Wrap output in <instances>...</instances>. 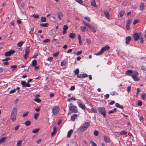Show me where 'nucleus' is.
Listing matches in <instances>:
<instances>
[{
	"label": "nucleus",
	"instance_id": "obj_45",
	"mask_svg": "<svg viewBox=\"0 0 146 146\" xmlns=\"http://www.w3.org/2000/svg\"><path fill=\"white\" fill-rule=\"evenodd\" d=\"M137 104L139 106H140L142 105V102L141 101L139 100L137 102Z\"/></svg>",
	"mask_w": 146,
	"mask_h": 146
},
{
	"label": "nucleus",
	"instance_id": "obj_44",
	"mask_svg": "<svg viewBox=\"0 0 146 146\" xmlns=\"http://www.w3.org/2000/svg\"><path fill=\"white\" fill-rule=\"evenodd\" d=\"M66 64V62L64 60H62L61 62V66H64Z\"/></svg>",
	"mask_w": 146,
	"mask_h": 146
},
{
	"label": "nucleus",
	"instance_id": "obj_27",
	"mask_svg": "<svg viewBox=\"0 0 146 146\" xmlns=\"http://www.w3.org/2000/svg\"><path fill=\"white\" fill-rule=\"evenodd\" d=\"M31 121H25L24 123L27 126H29L31 124Z\"/></svg>",
	"mask_w": 146,
	"mask_h": 146
},
{
	"label": "nucleus",
	"instance_id": "obj_35",
	"mask_svg": "<svg viewBox=\"0 0 146 146\" xmlns=\"http://www.w3.org/2000/svg\"><path fill=\"white\" fill-rule=\"evenodd\" d=\"M24 43V42L23 41H21L17 43V46L19 47L21 46Z\"/></svg>",
	"mask_w": 146,
	"mask_h": 146
},
{
	"label": "nucleus",
	"instance_id": "obj_47",
	"mask_svg": "<svg viewBox=\"0 0 146 146\" xmlns=\"http://www.w3.org/2000/svg\"><path fill=\"white\" fill-rule=\"evenodd\" d=\"M22 141L21 140H20L18 142L17 144V146H20L21 145V143H22Z\"/></svg>",
	"mask_w": 146,
	"mask_h": 146
},
{
	"label": "nucleus",
	"instance_id": "obj_63",
	"mask_svg": "<svg viewBox=\"0 0 146 146\" xmlns=\"http://www.w3.org/2000/svg\"><path fill=\"white\" fill-rule=\"evenodd\" d=\"M75 89V86H72L70 88V90L72 91L74 90Z\"/></svg>",
	"mask_w": 146,
	"mask_h": 146
},
{
	"label": "nucleus",
	"instance_id": "obj_33",
	"mask_svg": "<svg viewBox=\"0 0 146 146\" xmlns=\"http://www.w3.org/2000/svg\"><path fill=\"white\" fill-rule=\"evenodd\" d=\"M39 130V129H36L33 130L32 131V132L33 133H37L38 132Z\"/></svg>",
	"mask_w": 146,
	"mask_h": 146
},
{
	"label": "nucleus",
	"instance_id": "obj_25",
	"mask_svg": "<svg viewBox=\"0 0 146 146\" xmlns=\"http://www.w3.org/2000/svg\"><path fill=\"white\" fill-rule=\"evenodd\" d=\"M40 25L41 27H47L48 25L49 24L48 23H41L40 24Z\"/></svg>",
	"mask_w": 146,
	"mask_h": 146
},
{
	"label": "nucleus",
	"instance_id": "obj_41",
	"mask_svg": "<svg viewBox=\"0 0 146 146\" xmlns=\"http://www.w3.org/2000/svg\"><path fill=\"white\" fill-rule=\"evenodd\" d=\"M90 143H91L92 146H97V145L92 140H91Z\"/></svg>",
	"mask_w": 146,
	"mask_h": 146
},
{
	"label": "nucleus",
	"instance_id": "obj_4",
	"mask_svg": "<svg viewBox=\"0 0 146 146\" xmlns=\"http://www.w3.org/2000/svg\"><path fill=\"white\" fill-rule=\"evenodd\" d=\"M60 110L59 107L58 106H53L52 108V113L53 114L56 115L59 113Z\"/></svg>",
	"mask_w": 146,
	"mask_h": 146
},
{
	"label": "nucleus",
	"instance_id": "obj_39",
	"mask_svg": "<svg viewBox=\"0 0 146 146\" xmlns=\"http://www.w3.org/2000/svg\"><path fill=\"white\" fill-rule=\"evenodd\" d=\"M59 53V52H56V53H54L53 54V56L54 57H56L58 56Z\"/></svg>",
	"mask_w": 146,
	"mask_h": 146
},
{
	"label": "nucleus",
	"instance_id": "obj_52",
	"mask_svg": "<svg viewBox=\"0 0 146 146\" xmlns=\"http://www.w3.org/2000/svg\"><path fill=\"white\" fill-rule=\"evenodd\" d=\"M139 20H138V19L135 20L133 22V24L134 25H135L136 24L138 23L139 22Z\"/></svg>",
	"mask_w": 146,
	"mask_h": 146
},
{
	"label": "nucleus",
	"instance_id": "obj_59",
	"mask_svg": "<svg viewBox=\"0 0 146 146\" xmlns=\"http://www.w3.org/2000/svg\"><path fill=\"white\" fill-rule=\"evenodd\" d=\"M141 69L143 70L146 71V68L145 66H143L141 67Z\"/></svg>",
	"mask_w": 146,
	"mask_h": 146
},
{
	"label": "nucleus",
	"instance_id": "obj_3",
	"mask_svg": "<svg viewBox=\"0 0 146 146\" xmlns=\"http://www.w3.org/2000/svg\"><path fill=\"white\" fill-rule=\"evenodd\" d=\"M142 35L141 32L134 33L133 35V38L135 41H137Z\"/></svg>",
	"mask_w": 146,
	"mask_h": 146
},
{
	"label": "nucleus",
	"instance_id": "obj_29",
	"mask_svg": "<svg viewBox=\"0 0 146 146\" xmlns=\"http://www.w3.org/2000/svg\"><path fill=\"white\" fill-rule=\"evenodd\" d=\"M17 109L16 108H13V109L12 110L11 113L17 114Z\"/></svg>",
	"mask_w": 146,
	"mask_h": 146
},
{
	"label": "nucleus",
	"instance_id": "obj_49",
	"mask_svg": "<svg viewBox=\"0 0 146 146\" xmlns=\"http://www.w3.org/2000/svg\"><path fill=\"white\" fill-rule=\"evenodd\" d=\"M98 133H99V132H98V131H97V130H95L94 132V134L95 135V136H98Z\"/></svg>",
	"mask_w": 146,
	"mask_h": 146
},
{
	"label": "nucleus",
	"instance_id": "obj_24",
	"mask_svg": "<svg viewBox=\"0 0 146 146\" xmlns=\"http://www.w3.org/2000/svg\"><path fill=\"white\" fill-rule=\"evenodd\" d=\"M74 72L75 75H79V70L78 68L76 69L75 70H74Z\"/></svg>",
	"mask_w": 146,
	"mask_h": 146
},
{
	"label": "nucleus",
	"instance_id": "obj_11",
	"mask_svg": "<svg viewBox=\"0 0 146 146\" xmlns=\"http://www.w3.org/2000/svg\"><path fill=\"white\" fill-rule=\"evenodd\" d=\"M16 115L17 114L11 113V118L13 121H15L16 120Z\"/></svg>",
	"mask_w": 146,
	"mask_h": 146
},
{
	"label": "nucleus",
	"instance_id": "obj_6",
	"mask_svg": "<svg viewBox=\"0 0 146 146\" xmlns=\"http://www.w3.org/2000/svg\"><path fill=\"white\" fill-rule=\"evenodd\" d=\"M138 75V72L136 71L133 72L132 77L134 80L135 81H137L139 80V79L137 78Z\"/></svg>",
	"mask_w": 146,
	"mask_h": 146
},
{
	"label": "nucleus",
	"instance_id": "obj_50",
	"mask_svg": "<svg viewBox=\"0 0 146 146\" xmlns=\"http://www.w3.org/2000/svg\"><path fill=\"white\" fill-rule=\"evenodd\" d=\"M50 41V40L48 39H47L44 40L43 41V42L44 43H47L48 42Z\"/></svg>",
	"mask_w": 146,
	"mask_h": 146
},
{
	"label": "nucleus",
	"instance_id": "obj_26",
	"mask_svg": "<svg viewBox=\"0 0 146 146\" xmlns=\"http://www.w3.org/2000/svg\"><path fill=\"white\" fill-rule=\"evenodd\" d=\"M91 4L94 7L96 6V5L95 0H93V1L91 2Z\"/></svg>",
	"mask_w": 146,
	"mask_h": 146
},
{
	"label": "nucleus",
	"instance_id": "obj_43",
	"mask_svg": "<svg viewBox=\"0 0 146 146\" xmlns=\"http://www.w3.org/2000/svg\"><path fill=\"white\" fill-rule=\"evenodd\" d=\"M86 29V27L85 26L81 27V30L82 32L84 31Z\"/></svg>",
	"mask_w": 146,
	"mask_h": 146
},
{
	"label": "nucleus",
	"instance_id": "obj_8",
	"mask_svg": "<svg viewBox=\"0 0 146 146\" xmlns=\"http://www.w3.org/2000/svg\"><path fill=\"white\" fill-rule=\"evenodd\" d=\"M21 84L22 85V87H30L31 86V85L28 83H26L25 81H21Z\"/></svg>",
	"mask_w": 146,
	"mask_h": 146
},
{
	"label": "nucleus",
	"instance_id": "obj_9",
	"mask_svg": "<svg viewBox=\"0 0 146 146\" xmlns=\"http://www.w3.org/2000/svg\"><path fill=\"white\" fill-rule=\"evenodd\" d=\"M88 77V75L86 74H80L77 76V78H84Z\"/></svg>",
	"mask_w": 146,
	"mask_h": 146
},
{
	"label": "nucleus",
	"instance_id": "obj_37",
	"mask_svg": "<svg viewBox=\"0 0 146 146\" xmlns=\"http://www.w3.org/2000/svg\"><path fill=\"white\" fill-rule=\"evenodd\" d=\"M82 53V50H81L80 51H78L77 52H74V54H75V55L78 56L81 54Z\"/></svg>",
	"mask_w": 146,
	"mask_h": 146
},
{
	"label": "nucleus",
	"instance_id": "obj_58",
	"mask_svg": "<svg viewBox=\"0 0 146 146\" xmlns=\"http://www.w3.org/2000/svg\"><path fill=\"white\" fill-rule=\"evenodd\" d=\"M68 28V27L66 25H64V26L63 30H67Z\"/></svg>",
	"mask_w": 146,
	"mask_h": 146
},
{
	"label": "nucleus",
	"instance_id": "obj_57",
	"mask_svg": "<svg viewBox=\"0 0 146 146\" xmlns=\"http://www.w3.org/2000/svg\"><path fill=\"white\" fill-rule=\"evenodd\" d=\"M38 14H33V17H34L35 18H37L38 17Z\"/></svg>",
	"mask_w": 146,
	"mask_h": 146
},
{
	"label": "nucleus",
	"instance_id": "obj_14",
	"mask_svg": "<svg viewBox=\"0 0 146 146\" xmlns=\"http://www.w3.org/2000/svg\"><path fill=\"white\" fill-rule=\"evenodd\" d=\"M78 105L79 106L82 110H84L86 108V106L80 102L78 103Z\"/></svg>",
	"mask_w": 146,
	"mask_h": 146
},
{
	"label": "nucleus",
	"instance_id": "obj_19",
	"mask_svg": "<svg viewBox=\"0 0 146 146\" xmlns=\"http://www.w3.org/2000/svg\"><path fill=\"white\" fill-rule=\"evenodd\" d=\"M7 138L5 137H2L0 139V144L6 141Z\"/></svg>",
	"mask_w": 146,
	"mask_h": 146
},
{
	"label": "nucleus",
	"instance_id": "obj_10",
	"mask_svg": "<svg viewBox=\"0 0 146 146\" xmlns=\"http://www.w3.org/2000/svg\"><path fill=\"white\" fill-rule=\"evenodd\" d=\"M131 37L130 36L126 37L125 38V42L126 44H128L130 43V41L131 40Z\"/></svg>",
	"mask_w": 146,
	"mask_h": 146
},
{
	"label": "nucleus",
	"instance_id": "obj_5",
	"mask_svg": "<svg viewBox=\"0 0 146 146\" xmlns=\"http://www.w3.org/2000/svg\"><path fill=\"white\" fill-rule=\"evenodd\" d=\"M69 109L72 112L76 113L78 112L77 108L76 106L72 105V104H70L69 105Z\"/></svg>",
	"mask_w": 146,
	"mask_h": 146
},
{
	"label": "nucleus",
	"instance_id": "obj_18",
	"mask_svg": "<svg viewBox=\"0 0 146 146\" xmlns=\"http://www.w3.org/2000/svg\"><path fill=\"white\" fill-rule=\"evenodd\" d=\"M131 22V20L130 19H129L127 21V23L126 25V28L127 30L129 29V25L130 24Z\"/></svg>",
	"mask_w": 146,
	"mask_h": 146
},
{
	"label": "nucleus",
	"instance_id": "obj_48",
	"mask_svg": "<svg viewBox=\"0 0 146 146\" xmlns=\"http://www.w3.org/2000/svg\"><path fill=\"white\" fill-rule=\"evenodd\" d=\"M127 132L125 131H123L121 132L120 134L121 135H125L127 134Z\"/></svg>",
	"mask_w": 146,
	"mask_h": 146
},
{
	"label": "nucleus",
	"instance_id": "obj_62",
	"mask_svg": "<svg viewBox=\"0 0 146 146\" xmlns=\"http://www.w3.org/2000/svg\"><path fill=\"white\" fill-rule=\"evenodd\" d=\"M20 127V125H17L16 126L15 128V131L19 129V128Z\"/></svg>",
	"mask_w": 146,
	"mask_h": 146
},
{
	"label": "nucleus",
	"instance_id": "obj_53",
	"mask_svg": "<svg viewBox=\"0 0 146 146\" xmlns=\"http://www.w3.org/2000/svg\"><path fill=\"white\" fill-rule=\"evenodd\" d=\"M84 18L85 20H87L88 21L90 22V19L87 17H84Z\"/></svg>",
	"mask_w": 146,
	"mask_h": 146
},
{
	"label": "nucleus",
	"instance_id": "obj_17",
	"mask_svg": "<svg viewBox=\"0 0 146 146\" xmlns=\"http://www.w3.org/2000/svg\"><path fill=\"white\" fill-rule=\"evenodd\" d=\"M133 71L132 70H128L126 72V74L129 76H131L133 73Z\"/></svg>",
	"mask_w": 146,
	"mask_h": 146
},
{
	"label": "nucleus",
	"instance_id": "obj_61",
	"mask_svg": "<svg viewBox=\"0 0 146 146\" xmlns=\"http://www.w3.org/2000/svg\"><path fill=\"white\" fill-rule=\"evenodd\" d=\"M102 53H103L102 52H101V50H100L98 52L96 53L95 54L96 55L98 56L102 54Z\"/></svg>",
	"mask_w": 146,
	"mask_h": 146
},
{
	"label": "nucleus",
	"instance_id": "obj_30",
	"mask_svg": "<svg viewBox=\"0 0 146 146\" xmlns=\"http://www.w3.org/2000/svg\"><path fill=\"white\" fill-rule=\"evenodd\" d=\"M145 8L144 5L143 3H141V4L140 9L141 10H143Z\"/></svg>",
	"mask_w": 146,
	"mask_h": 146
},
{
	"label": "nucleus",
	"instance_id": "obj_16",
	"mask_svg": "<svg viewBox=\"0 0 146 146\" xmlns=\"http://www.w3.org/2000/svg\"><path fill=\"white\" fill-rule=\"evenodd\" d=\"M104 139L106 143H108L110 141V139L106 135H105L104 137Z\"/></svg>",
	"mask_w": 146,
	"mask_h": 146
},
{
	"label": "nucleus",
	"instance_id": "obj_55",
	"mask_svg": "<svg viewBox=\"0 0 146 146\" xmlns=\"http://www.w3.org/2000/svg\"><path fill=\"white\" fill-rule=\"evenodd\" d=\"M131 89V87L130 86H128L127 87V92L128 93L130 92V90Z\"/></svg>",
	"mask_w": 146,
	"mask_h": 146
},
{
	"label": "nucleus",
	"instance_id": "obj_22",
	"mask_svg": "<svg viewBox=\"0 0 146 146\" xmlns=\"http://www.w3.org/2000/svg\"><path fill=\"white\" fill-rule=\"evenodd\" d=\"M115 105L117 108H120L122 110H123V107L117 103H116Z\"/></svg>",
	"mask_w": 146,
	"mask_h": 146
},
{
	"label": "nucleus",
	"instance_id": "obj_46",
	"mask_svg": "<svg viewBox=\"0 0 146 146\" xmlns=\"http://www.w3.org/2000/svg\"><path fill=\"white\" fill-rule=\"evenodd\" d=\"M91 110L93 111V112L94 113H97L98 112L97 111V110H96V109H95V108H92L91 109Z\"/></svg>",
	"mask_w": 146,
	"mask_h": 146
},
{
	"label": "nucleus",
	"instance_id": "obj_15",
	"mask_svg": "<svg viewBox=\"0 0 146 146\" xmlns=\"http://www.w3.org/2000/svg\"><path fill=\"white\" fill-rule=\"evenodd\" d=\"M57 128L56 127H54L53 128V131L51 133V136H53L56 132Z\"/></svg>",
	"mask_w": 146,
	"mask_h": 146
},
{
	"label": "nucleus",
	"instance_id": "obj_13",
	"mask_svg": "<svg viewBox=\"0 0 146 146\" xmlns=\"http://www.w3.org/2000/svg\"><path fill=\"white\" fill-rule=\"evenodd\" d=\"M78 116V115L77 114H74L72 115L71 116V119L72 121H74L75 119Z\"/></svg>",
	"mask_w": 146,
	"mask_h": 146
},
{
	"label": "nucleus",
	"instance_id": "obj_23",
	"mask_svg": "<svg viewBox=\"0 0 146 146\" xmlns=\"http://www.w3.org/2000/svg\"><path fill=\"white\" fill-rule=\"evenodd\" d=\"M69 36L72 38H74L75 37L76 35L75 33H72L69 34Z\"/></svg>",
	"mask_w": 146,
	"mask_h": 146
},
{
	"label": "nucleus",
	"instance_id": "obj_1",
	"mask_svg": "<svg viewBox=\"0 0 146 146\" xmlns=\"http://www.w3.org/2000/svg\"><path fill=\"white\" fill-rule=\"evenodd\" d=\"M90 125L89 122H85L81 127H80L78 129V131L80 132H83L89 127Z\"/></svg>",
	"mask_w": 146,
	"mask_h": 146
},
{
	"label": "nucleus",
	"instance_id": "obj_28",
	"mask_svg": "<svg viewBox=\"0 0 146 146\" xmlns=\"http://www.w3.org/2000/svg\"><path fill=\"white\" fill-rule=\"evenodd\" d=\"M37 63V61L35 59L33 60L32 62V65L34 66H35Z\"/></svg>",
	"mask_w": 146,
	"mask_h": 146
},
{
	"label": "nucleus",
	"instance_id": "obj_60",
	"mask_svg": "<svg viewBox=\"0 0 146 146\" xmlns=\"http://www.w3.org/2000/svg\"><path fill=\"white\" fill-rule=\"evenodd\" d=\"M115 103V101L114 100H113L112 101L110 102L109 104L110 105H112L114 104Z\"/></svg>",
	"mask_w": 146,
	"mask_h": 146
},
{
	"label": "nucleus",
	"instance_id": "obj_20",
	"mask_svg": "<svg viewBox=\"0 0 146 146\" xmlns=\"http://www.w3.org/2000/svg\"><path fill=\"white\" fill-rule=\"evenodd\" d=\"M141 97L142 100H145L146 99V94L144 92H143L142 94L141 95Z\"/></svg>",
	"mask_w": 146,
	"mask_h": 146
},
{
	"label": "nucleus",
	"instance_id": "obj_56",
	"mask_svg": "<svg viewBox=\"0 0 146 146\" xmlns=\"http://www.w3.org/2000/svg\"><path fill=\"white\" fill-rule=\"evenodd\" d=\"M10 59H11L10 58L8 57V58H6L5 59L3 60L2 61H7L10 60Z\"/></svg>",
	"mask_w": 146,
	"mask_h": 146
},
{
	"label": "nucleus",
	"instance_id": "obj_34",
	"mask_svg": "<svg viewBox=\"0 0 146 146\" xmlns=\"http://www.w3.org/2000/svg\"><path fill=\"white\" fill-rule=\"evenodd\" d=\"M34 100L38 103H40L41 101L40 99L36 98H35L34 99Z\"/></svg>",
	"mask_w": 146,
	"mask_h": 146
},
{
	"label": "nucleus",
	"instance_id": "obj_42",
	"mask_svg": "<svg viewBox=\"0 0 146 146\" xmlns=\"http://www.w3.org/2000/svg\"><path fill=\"white\" fill-rule=\"evenodd\" d=\"M143 35L142 36L139 38L140 42L141 43H142L143 42L144 40L143 38Z\"/></svg>",
	"mask_w": 146,
	"mask_h": 146
},
{
	"label": "nucleus",
	"instance_id": "obj_2",
	"mask_svg": "<svg viewBox=\"0 0 146 146\" xmlns=\"http://www.w3.org/2000/svg\"><path fill=\"white\" fill-rule=\"evenodd\" d=\"M98 109L99 112L103 115V116L105 117L106 116V111L105 108L104 107H100L98 108Z\"/></svg>",
	"mask_w": 146,
	"mask_h": 146
},
{
	"label": "nucleus",
	"instance_id": "obj_7",
	"mask_svg": "<svg viewBox=\"0 0 146 146\" xmlns=\"http://www.w3.org/2000/svg\"><path fill=\"white\" fill-rule=\"evenodd\" d=\"M15 52V51L14 50H11L9 51L6 52L5 54V56H11L12 54Z\"/></svg>",
	"mask_w": 146,
	"mask_h": 146
},
{
	"label": "nucleus",
	"instance_id": "obj_54",
	"mask_svg": "<svg viewBox=\"0 0 146 146\" xmlns=\"http://www.w3.org/2000/svg\"><path fill=\"white\" fill-rule=\"evenodd\" d=\"M106 50H107L110 48V47L108 45H106L104 47Z\"/></svg>",
	"mask_w": 146,
	"mask_h": 146
},
{
	"label": "nucleus",
	"instance_id": "obj_64",
	"mask_svg": "<svg viewBox=\"0 0 146 146\" xmlns=\"http://www.w3.org/2000/svg\"><path fill=\"white\" fill-rule=\"evenodd\" d=\"M40 110V107H38L37 108H36L35 109V110L37 112L39 111Z\"/></svg>",
	"mask_w": 146,
	"mask_h": 146
},
{
	"label": "nucleus",
	"instance_id": "obj_51",
	"mask_svg": "<svg viewBox=\"0 0 146 146\" xmlns=\"http://www.w3.org/2000/svg\"><path fill=\"white\" fill-rule=\"evenodd\" d=\"M16 90V89H15L13 90H11V91H10L9 93L10 94H11L15 92Z\"/></svg>",
	"mask_w": 146,
	"mask_h": 146
},
{
	"label": "nucleus",
	"instance_id": "obj_36",
	"mask_svg": "<svg viewBox=\"0 0 146 146\" xmlns=\"http://www.w3.org/2000/svg\"><path fill=\"white\" fill-rule=\"evenodd\" d=\"M39 116L38 113H35L34 114V119H36L38 118V117Z\"/></svg>",
	"mask_w": 146,
	"mask_h": 146
},
{
	"label": "nucleus",
	"instance_id": "obj_12",
	"mask_svg": "<svg viewBox=\"0 0 146 146\" xmlns=\"http://www.w3.org/2000/svg\"><path fill=\"white\" fill-rule=\"evenodd\" d=\"M104 15H105L106 17L108 19H109L110 18V15L108 11L105 10L104 11Z\"/></svg>",
	"mask_w": 146,
	"mask_h": 146
},
{
	"label": "nucleus",
	"instance_id": "obj_40",
	"mask_svg": "<svg viewBox=\"0 0 146 146\" xmlns=\"http://www.w3.org/2000/svg\"><path fill=\"white\" fill-rule=\"evenodd\" d=\"M110 94L112 96H114L116 95H118V93H117V92H112L110 93Z\"/></svg>",
	"mask_w": 146,
	"mask_h": 146
},
{
	"label": "nucleus",
	"instance_id": "obj_31",
	"mask_svg": "<svg viewBox=\"0 0 146 146\" xmlns=\"http://www.w3.org/2000/svg\"><path fill=\"white\" fill-rule=\"evenodd\" d=\"M46 18L45 17H42L41 18V21L42 22H46Z\"/></svg>",
	"mask_w": 146,
	"mask_h": 146
},
{
	"label": "nucleus",
	"instance_id": "obj_32",
	"mask_svg": "<svg viewBox=\"0 0 146 146\" xmlns=\"http://www.w3.org/2000/svg\"><path fill=\"white\" fill-rule=\"evenodd\" d=\"M125 13V12L124 11H121L119 12L120 17H122L124 14Z\"/></svg>",
	"mask_w": 146,
	"mask_h": 146
},
{
	"label": "nucleus",
	"instance_id": "obj_21",
	"mask_svg": "<svg viewBox=\"0 0 146 146\" xmlns=\"http://www.w3.org/2000/svg\"><path fill=\"white\" fill-rule=\"evenodd\" d=\"M73 130L71 129L68 132L67 135L68 137H70L71 134L73 132Z\"/></svg>",
	"mask_w": 146,
	"mask_h": 146
},
{
	"label": "nucleus",
	"instance_id": "obj_38",
	"mask_svg": "<svg viewBox=\"0 0 146 146\" xmlns=\"http://www.w3.org/2000/svg\"><path fill=\"white\" fill-rule=\"evenodd\" d=\"M63 16V15L62 13H59L58 15V18L60 20H61V17H62Z\"/></svg>",
	"mask_w": 146,
	"mask_h": 146
}]
</instances>
